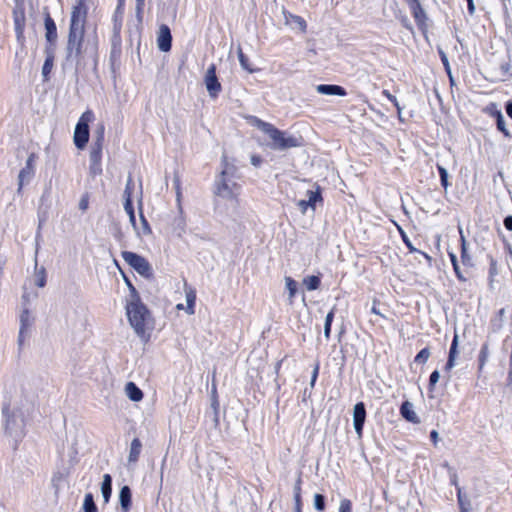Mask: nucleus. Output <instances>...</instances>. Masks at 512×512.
Returning a JSON list of instances; mask_svg holds the SVG:
<instances>
[{"mask_svg":"<svg viewBox=\"0 0 512 512\" xmlns=\"http://www.w3.org/2000/svg\"><path fill=\"white\" fill-rule=\"evenodd\" d=\"M221 167L222 170L214 183L213 193L217 197L239 204L242 186L236 181L241 178L238 168L229 161L227 155L221 157Z\"/></svg>","mask_w":512,"mask_h":512,"instance_id":"nucleus-1","label":"nucleus"},{"mask_svg":"<svg viewBox=\"0 0 512 512\" xmlns=\"http://www.w3.org/2000/svg\"><path fill=\"white\" fill-rule=\"evenodd\" d=\"M87 0H76L73 5L68 31L67 50L80 58L83 54V44L86 31V22L88 16Z\"/></svg>","mask_w":512,"mask_h":512,"instance_id":"nucleus-2","label":"nucleus"},{"mask_svg":"<svg viewBox=\"0 0 512 512\" xmlns=\"http://www.w3.org/2000/svg\"><path fill=\"white\" fill-rule=\"evenodd\" d=\"M252 124L268 135L271 140L270 146L275 150H287L301 145L300 139L278 129L269 122L253 117Z\"/></svg>","mask_w":512,"mask_h":512,"instance_id":"nucleus-3","label":"nucleus"},{"mask_svg":"<svg viewBox=\"0 0 512 512\" xmlns=\"http://www.w3.org/2000/svg\"><path fill=\"white\" fill-rule=\"evenodd\" d=\"M126 312L128 320L136 334L140 337H144L147 330L152 325L150 311L140 300H136L126 306Z\"/></svg>","mask_w":512,"mask_h":512,"instance_id":"nucleus-4","label":"nucleus"},{"mask_svg":"<svg viewBox=\"0 0 512 512\" xmlns=\"http://www.w3.org/2000/svg\"><path fill=\"white\" fill-rule=\"evenodd\" d=\"M94 118V112L88 109L82 113L76 124L73 140L75 146L80 150L84 149L89 141V123Z\"/></svg>","mask_w":512,"mask_h":512,"instance_id":"nucleus-5","label":"nucleus"},{"mask_svg":"<svg viewBox=\"0 0 512 512\" xmlns=\"http://www.w3.org/2000/svg\"><path fill=\"white\" fill-rule=\"evenodd\" d=\"M124 261L131 266L140 275L148 277L152 273L151 266L146 258L131 251H123L121 253Z\"/></svg>","mask_w":512,"mask_h":512,"instance_id":"nucleus-6","label":"nucleus"},{"mask_svg":"<svg viewBox=\"0 0 512 512\" xmlns=\"http://www.w3.org/2000/svg\"><path fill=\"white\" fill-rule=\"evenodd\" d=\"M408 5L411 15L418 29L426 33L428 30V16L419 0H404Z\"/></svg>","mask_w":512,"mask_h":512,"instance_id":"nucleus-7","label":"nucleus"},{"mask_svg":"<svg viewBox=\"0 0 512 512\" xmlns=\"http://www.w3.org/2000/svg\"><path fill=\"white\" fill-rule=\"evenodd\" d=\"M204 82H205L206 89H207L210 97L217 98L219 93L222 90V86L217 78L216 65L214 63L209 65V67L207 68V71H206V74L204 77Z\"/></svg>","mask_w":512,"mask_h":512,"instance_id":"nucleus-8","label":"nucleus"},{"mask_svg":"<svg viewBox=\"0 0 512 512\" xmlns=\"http://www.w3.org/2000/svg\"><path fill=\"white\" fill-rule=\"evenodd\" d=\"M45 38L47 41L46 47H53L55 49L58 39L57 26L50 13H45L44 16Z\"/></svg>","mask_w":512,"mask_h":512,"instance_id":"nucleus-9","label":"nucleus"},{"mask_svg":"<svg viewBox=\"0 0 512 512\" xmlns=\"http://www.w3.org/2000/svg\"><path fill=\"white\" fill-rule=\"evenodd\" d=\"M13 21H14V30L16 34L17 40L24 45L25 42V26H26V16L23 8L15 9L13 11Z\"/></svg>","mask_w":512,"mask_h":512,"instance_id":"nucleus-10","label":"nucleus"},{"mask_svg":"<svg viewBox=\"0 0 512 512\" xmlns=\"http://www.w3.org/2000/svg\"><path fill=\"white\" fill-rule=\"evenodd\" d=\"M157 45L160 51L169 52L172 47V35L168 25L161 24L157 33Z\"/></svg>","mask_w":512,"mask_h":512,"instance_id":"nucleus-11","label":"nucleus"},{"mask_svg":"<svg viewBox=\"0 0 512 512\" xmlns=\"http://www.w3.org/2000/svg\"><path fill=\"white\" fill-rule=\"evenodd\" d=\"M366 419V408L363 402H358L353 410L354 428L359 437L363 434V427Z\"/></svg>","mask_w":512,"mask_h":512,"instance_id":"nucleus-12","label":"nucleus"},{"mask_svg":"<svg viewBox=\"0 0 512 512\" xmlns=\"http://www.w3.org/2000/svg\"><path fill=\"white\" fill-rule=\"evenodd\" d=\"M400 415L408 422L412 424H419L420 418L413 409V404L409 401L402 402L400 406Z\"/></svg>","mask_w":512,"mask_h":512,"instance_id":"nucleus-13","label":"nucleus"},{"mask_svg":"<svg viewBox=\"0 0 512 512\" xmlns=\"http://www.w3.org/2000/svg\"><path fill=\"white\" fill-rule=\"evenodd\" d=\"M460 250H461L460 259H461L462 265L466 268H473L474 267L473 257L470 254V252L468 251L467 241L461 231H460Z\"/></svg>","mask_w":512,"mask_h":512,"instance_id":"nucleus-14","label":"nucleus"},{"mask_svg":"<svg viewBox=\"0 0 512 512\" xmlns=\"http://www.w3.org/2000/svg\"><path fill=\"white\" fill-rule=\"evenodd\" d=\"M102 151L90 150V174L92 176L102 174Z\"/></svg>","mask_w":512,"mask_h":512,"instance_id":"nucleus-15","label":"nucleus"},{"mask_svg":"<svg viewBox=\"0 0 512 512\" xmlns=\"http://www.w3.org/2000/svg\"><path fill=\"white\" fill-rule=\"evenodd\" d=\"M184 291L186 296V312L189 315H192L195 313V304H196V290L191 285H189L186 281L184 282Z\"/></svg>","mask_w":512,"mask_h":512,"instance_id":"nucleus-16","label":"nucleus"},{"mask_svg":"<svg viewBox=\"0 0 512 512\" xmlns=\"http://www.w3.org/2000/svg\"><path fill=\"white\" fill-rule=\"evenodd\" d=\"M54 50L53 47H45L46 58L42 67L44 81L49 80L50 73L54 66Z\"/></svg>","mask_w":512,"mask_h":512,"instance_id":"nucleus-17","label":"nucleus"},{"mask_svg":"<svg viewBox=\"0 0 512 512\" xmlns=\"http://www.w3.org/2000/svg\"><path fill=\"white\" fill-rule=\"evenodd\" d=\"M316 90L320 94L324 95H337V96H346L347 91L339 85L334 84H320L316 87Z\"/></svg>","mask_w":512,"mask_h":512,"instance_id":"nucleus-18","label":"nucleus"},{"mask_svg":"<svg viewBox=\"0 0 512 512\" xmlns=\"http://www.w3.org/2000/svg\"><path fill=\"white\" fill-rule=\"evenodd\" d=\"M35 159L36 155L34 153H31L26 161V166L23 169H21L19 173V189H21L24 180L34 174Z\"/></svg>","mask_w":512,"mask_h":512,"instance_id":"nucleus-19","label":"nucleus"},{"mask_svg":"<svg viewBox=\"0 0 512 512\" xmlns=\"http://www.w3.org/2000/svg\"><path fill=\"white\" fill-rule=\"evenodd\" d=\"M457 348H458V335L455 334L453 337L450 349H449L448 359H447V362L444 367L445 371H447V372H449L455 366V360H456V357L458 354Z\"/></svg>","mask_w":512,"mask_h":512,"instance_id":"nucleus-20","label":"nucleus"},{"mask_svg":"<svg viewBox=\"0 0 512 512\" xmlns=\"http://www.w3.org/2000/svg\"><path fill=\"white\" fill-rule=\"evenodd\" d=\"M105 141V125L99 123L95 129V140L91 146V150L103 151Z\"/></svg>","mask_w":512,"mask_h":512,"instance_id":"nucleus-21","label":"nucleus"},{"mask_svg":"<svg viewBox=\"0 0 512 512\" xmlns=\"http://www.w3.org/2000/svg\"><path fill=\"white\" fill-rule=\"evenodd\" d=\"M125 0H118V4L113 16L114 20V32L119 36L122 27V16L124 13Z\"/></svg>","mask_w":512,"mask_h":512,"instance_id":"nucleus-22","label":"nucleus"},{"mask_svg":"<svg viewBox=\"0 0 512 512\" xmlns=\"http://www.w3.org/2000/svg\"><path fill=\"white\" fill-rule=\"evenodd\" d=\"M315 188V190L307 191V204L310 205V208H312L313 210L316 208L317 203L323 202L321 187L318 184H316Z\"/></svg>","mask_w":512,"mask_h":512,"instance_id":"nucleus-23","label":"nucleus"},{"mask_svg":"<svg viewBox=\"0 0 512 512\" xmlns=\"http://www.w3.org/2000/svg\"><path fill=\"white\" fill-rule=\"evenodd\" d=\"M142 451V443L139 438H134L130 445V451L128 456L129 462H137L139 460Z\"/></svg>","mask_w":512,"mask_h":512,"instance_id":"nucleus-24","label":"nucleus"},{"mask_svg":"<svg viewBox=\"0 0 512 512\" xmlns=\"http://www.w3.org/2000/svg\"><path fill=\"white\" fill-rule=\"evenodd\" d=\"M126 393L128 397L135 402L141 401L143 399L142 390L133 382H128L126 384Z\"/></svg>","mask_w":512,"mask_h":512,"instance_id":"nucleus-25","label":"nucleus"},{"mask_svg":"<svg viewBox=\"0 0 512 512\" xmlns=\"http://www.w3.org/2000/svg\"><path fill=\"white\" fill-rule=\"evenodd\" d=\"M448 256H449V259H450L452 267H453V271H454L455 276L458 279V281L466 282L468 280V278L463 274L455 253L448 251Z\"/></svg>","mask_w":512,"mask_h":512,"instance_id":"nucleus-26","label":"nucleus"},{"mask_svg":"<svg viewBox=\"0 0 512 512\" xmlns=\"http://www.w3.org/2000/svg\"><path fill=\"white\" fill-rule=\"evenodd\" d=\"M119 500L123 511L127 512L131 504V491L128 486H123L120 490Z\"/></svg>","mask_w":512,"mask_h":512,"instance_id":"nucleus-27","label":"nucleus"},{"mask_svg":"<svg viewBox=\"0 0 512 512\" xmlns=\"http://www.w3.org/2000/svg\"><path fill=\"white\" fill-rule=\"evenodd\" d=\"M458 502L460 505V512H470L471 503L468 495L463 492L462 488L458 487Z\"/></svg>","mask_w":512,"mask_h":512,"instance_id":"nucleus-28","label":"nucleus"},{"mask_svg":"<svg viewBox=\"0 0 512 512\" xmlns=\"http://www.w3.org/2000/svg\"><path fill=\"white\" fill-rule=\"evenodd\" d=\"M335 307H333L326 315L324 324V335L327 340L330 339L332 322L335 317Z\"/></svg>","mask_w":512,"mask_h":512,"instance_id":"nucleus-29","label":"nucleus"},{"mask_svg":"<svg viewBox=\"0 0 512 512\" xmlns=\"http://www.w3.org/2000/svg\"><path fill=\"white\" fill-rule=\"evenodd\" d=\"M303 283L309 291H313L320 287L321 279L319 276L311 275L304 278Z\"/></svg>","mask_w":512,"mask_h":512,"instance_id":"nucleus-30","label":"nucleus"},{"mask_svg":"<svg viewBox=\"0 0 512 512\" xmlns=\"http://www.w3.org/2000/svg\"><path fill=\"white\" fill-rule=\"evenodd\" d=\"M488 356H489V345L487 343H484L481 346V349H480V352L478 355V361H479L478 370L479 371H482L483 367L485 366V364L487 362Z\"/></svg>","mask_w":512,"mask_h":512,"instance_id":"nucleus-31","label":"nucleus"},{"mask_svg":"<svg viewBox=\"0 0 512 512\" xmlns=\"http://www.w3.org/2000/svg\"><path fill=\"white\" fill-rule=\"evenodd\" d=\"M497 275H498V264H497V261L493 257H490L489 258V268H488V280H489L490 286H492V284H493V282L495 280V277Z\"/></svg>","mask_w":512,"mask_h":512,"instance_id":"nucleus-32","label":"nucleus"},{"mask_svg":"<svg viewBox=\"0 0 512 512\" xmlns=\"http://www.w3.org/2000/svg\"><path fill=\"white\" fill-rule=\"evenodd\" d=\"M84 512H98L97 507L94 503V498L91 493H86L83 502Z\"/></svg>","mask_w":512,"mask_h":512,"instance_id":"nucleus-33","label":"nucleus"},{"mask_svg":"<svg viewBox=\"0 0 512 512\" xmlns=\"http://www.w3.org/2000/svg\"><path fill=\"white\" fill-rule=\"evenodd\" d=\"M28 310H24L21 314L20 320H21V327L19 331V344L22 345L23 343V335L28 327Z\"/></svg>","mask_w":512,"mask_h":512,"instance_id":"nucleus-34","label":"nucleus"},{"mask_svg":"<svg viewBox=\"0 0 512 512\" xmlns=\"http://www.w3.org/2000/svg\"><path fill=\"white\" fill-rule=\"evenodd\" d=\"M431 353L428 347L421 349L414 357V362L419 365H423L429 359Z\"/></svg>","mask_w":512,"mask_h":512,"instance_id":"nucleus-35","label":"nucleus"},{"mask_svg":"<svg viewBox=\"0 0 512 512\" xmlns=\"http://www.w3.org/2000/svg\"><path fill=\"white\" fill-rule=\"evenodd\" d=\"M397 229H398V232H399V234H400V236H401V239H402L403 243L405 244V246L407 247L408 251H409L410 253L419 252V250H418V249H416V248L413 246V244H412L411 240L409 239V237L407 236V234L405 233V231H404L401 227H399V226L397 227Z\"/></svg>","mask_w":512,"mask_h":512,"instance_id":"nucleus-36","label":"nucleus"},{"mask_svg":"<svg viewBox=\"0 0 512 512\" xmlns=\"http://www.w3.org/2000/svg\"><path fill=\"white\" fill-rule=\"evenodd\" d=\"M484 112L494 118L495 120L499 119L502 115V112L498 109L496 103H490L484 108Z\"/></svg>","mask_w":512,"mask_h":512,"instance_id":"nucleus-37","label":"nucleus"},{"mask_svg":"<svg viewBox=\"0 0 512 512\" xmlns=\"http://www.w3.org/2000/svg\"><path fill=\"white\" fill-rule=\"evenodd\" d=\"M134 189H135V183H134L132 176L130 175L127 179V183L125 186L124 199H128V197L130 199H133Z\"/></svg>","mask_w":512,"mask_h":512,"instance_id":"nucleus-38","label":"nucleus"},{"mask_svg":"<svg viewBox=\"0 0 512 512\" xmlns=\"http://www.w3.org/2000/svg\"><path fill=\"white\" fill-rule=\"evenodd\" d=\"M124 209L126 213L129 215L130 221L134 224L135 223V212L133 207V199H124Z\"/></svg>","mask_w":512,"mask_h":512,"instance_id":"nucleus-39","label":"nucleus"},{"mask_svg":"<svg viewBox=\"0 0 512 512\" xmlns=\"http://www.w3.org/2000/svg\"><path fill=\"white\" fill-rule=\"evenodd\" d=\"M238 58L243 69L247 70L250 73L256 71V69L250 66L248 57L241 50L239 51Z\"/></svg>","mask_w":512,"mask_h":512,"instance_id":"nucleus-40","label":"nucleus"},{"mask_svg":"<svg viewBox=\"0 0 512 512\" xmlns=\"http://www.w3.org/2000/svg\"><path fill=\"white\" fill-rule=\"evenodd\" d=\"M437 171L440 176V181H441L442 187L444 189H447V187L449 186L447 170L443 166L437 164Z\"/></svg>","mask_w":512,"mask_h":512,"instance_id":"nucleus-41","label":"nucleus"},{"mask_svg":"<svg viewBox=\"0 0 512 512\" xmlns=\"http://www.w3.org/2000/svg\"><path fill=\"white\" fill-rule=\"evenodd\" d=\"M286 287L289 292V298L293 299L297 293V283L291 277H286Z\"/></svg>","mask_w":512,"mask_h":512,"instance_id":"nucleus-42","label":"nucleus"},{"mask_svg":"<svg viewBox=\"0 0 512 512\" xmlns=\"http://www.w3.org/2000/svg\"><path fill=\"white\" fill-rule=\"evenodd\" d=\"M382 95H383L385 98H387V99H388V100L393 104V106L397 109V111H398V113H399V115H400V114H401V110H402V109H401V107H400V104H399V102H398L397 98H396L393 94H391V93H390V91H389V90H387V89H384V90L382 91Z\"/></svg>","mask_w":512,"mask_h":512,"instance_id":"nucleus-43","label":"nucleus"},{"mask_svg":"<svg viewBox=\"0 0 512 512\" xmlns=\"http://www.w3.org/2000/svg\"><path fill=\"white\" fill-rule=\"evenodd\" d=\"M111 483L112 482H102L101 492H102V496H103L105 502H108V500L111 496V493H112Z\"/></svg>","mask_w":512,"mask_h":512,"instance_id":"nucleus-44","label":"nucleus"},{"mask_svg":"<svg viewBox=\"0 0 512 512\" xmlns=\"http://www.w3.org/2000/svg\"><path fill=\"white\" fill-rule=\"evenodd\" d=\"M440 374L438 370H434L429 377L428 389L434 391L437 382L439 381Z\"/></svg>","mask_w":512,"mask_h":512,"instance_id":"nucleus-45","label":"nucleus"},{"mask_svg":"<svg viewBox=\"0 0 512 512\" xmlns=\"http://www.w3.org/2000/svg\"><path fill=\"white\" fill-rule=\"evenodd\" d=\"M292 21L300 28V30L305 33L307 30V22L305 19L298 15H292Z\"/></svg>","mask_w":512,"mask_h":512,"instance_id":"nucleus-46","label":"nucleus"},{"mask_svg":"<svg viewBox=\"0 0 512 512\" xmlns=\"http://www.w3.org/2000/svg\"><path fill=\"white\" fill-rule=\"evenodd\" d=\"M314 507L318 511H322L325 508L324 497L321 494L314 495Z\"/></svg>","mask_w":512,"mask_h":512,"instance_id":"nucleus-47","label":"nucleus"},{"mask_svg":"<svg viewBox=\"0 0 512 512\" xmlns=\"http://www.w3.org/2000/svg\"><path fill=\"white\" fill-rule=\"evenodd\" d=\"M496 126H497V129L504 134V136H506V137L510 136L509 130L506 128V124H505L503 116H501L499 119L496 120Z\"/></svg>","mask_w":512,"mask_h":512,"instance_id":"nucleus-48","label":"nucleus"},{"mask_svg":"<svg viewBox=\"0 0 512 512\" xmlns=\"http://www.w3.org/2000/svg\"><path fill=\"white\" fill-rule=\"evenodd\" d=\"M90 195L88 193H84L79 201V209L85 212L89 207Z\"/></svg>","mask_w":512,"mask_h":512,"instance_id":"nucleus-49","label":"nucleus"},{"mask_svg":"<svg viewBox=\"0 0 512 512\" xmlns=\"http://www.w3.org/2000/svg\"><path fill=\"white\" fill-rule=\"evenodd\" d=\"M319 371H320V363L317 361L314 365L312 376H311V381H310L311 388H313L315 386V383H316L318 375H319Z\"/></svg>","mask_w":512,"mask_h":512,"instance_id":"nucleus-50","label":"nucleus"},{"mask_svg":"<svg viewBox=\"0 0 512 512\" xmlns=\"http://www.w3.org/2000/svg\"><path fill=\"white\" fill-rule=\"evenodd\" d=\"M339 512H352L351 502L347 499H343L340 502Z\"/></svg>","mask_w":512,"mask_h":512,"instance_id":"nucleus-51","label":"nucleus"},{"mask_svg":"<svg viewBox=\"0 0 512 512\" xmlns=\"http://www.w3.org/2000/svg\"><path fill=\"white\" fill-rule=\"evenodd\" d=\"M174 186L176 190L177 199L180 200L182 196L181 180L179 176L174 178Z\"/></svg>","mask_w":512,"mask_h":512,"instance_id":"nucleus-52","label":"nucleus"},{"mask_svg":"<svg viewBox=\"0 0 512 512\" xmlns=\"http://www.w3.org/2000/svg\"><path fill=\"white\" fill-rule=\"evenodd\" d=\"M36 284H37L38 287H44L45 286V284H46V275H45L44 269H42L41 275L38 276Z\"/></svg>","mask_w":512,"mask_h":512,"instance_id":"nucleus-53","label":"nucleus"},{"mask_svg":"<svg viewBox=\"0 0 512 512\" xmlns=\"http://www.w3.org/2000/svg\"><path fill=\"white\" fill-rule=\"evenodd\" d=\"M441 60H442V63L444 65V67H445V70L447 71V74L449 75L450 79L452 80L451 71H450V65H449L447 57L444 54L442 55Z\"/></svg>","mask_w":512,"mask_h":512,"instance_id":"nucleus-54","label":"nucleus"},{"mask_svg":"<svg viewBox=\"0 0 512 512\" xmlns=\"http://www.w3.org/2000/svg\"><path fill=\"white\" fill-rule=\"evenodd\" d=\"M504 227L509 230V231H512V216H507L504 218Z\"/></svg>","mask_w":512,"mask_h":512,"instance_id":"nucleus-55","label":"nucleus"},{"mask_svg":"<svg viewBox=\"0 0 512 512\" xmlns=\"http://www.w3.org/2000/svg\"><path fill=\"white\" fill-rule=\"evenodd\" d=\"M379 301L377 299H375L373 301V306L371 308V313L375 314V315H378V316H381V317H384V315L379 311V309L376 307V304H378Z\"/></svg>","mask_w":512,"mask_h":512,"instance_id":"nucleus-56","label":"nucleus"},{"mask_svg":"<svg viewBox=\"0 0 512 512\" xmlns=\"http://www.w3.org/2000/svg\"><path fill=\"white\" fill-rule=\"evenodd\" d=\"M467 1V9H468V13L469 15H474L475 13V5H474V2L473 0H466Z\"/></svg>","mask_w":512,"mask_h":512,"instance_id":"nucleus-57","label":"nucleus"},{"mask_svg":"<svg viewBox=\"0 0 512 512\" xmlns=\"http://www.w3.org/2000/svg\"><path fill=\"white\" fill-rule=\"evenodd\" d=\"M298 206L302 212H306L310 205L307 204V200H300Z\"/></svg>","mask_w":512,"mask_h":512,"instance_id":"nucleus-58","label":"nucleus"},{"mask_svg":"<svg viewBox=\"0 0 512 512\" xmlns=\"http://www.w3.org/2000/svg\"><path fill=\"white\" fill-rule=\"evenodd\" d=\"M262 160H261V157L258 156V155H253L251 157V163L254 165V166H259L261 164Z\"/></svg>","mask_w":512,"mask_h":512,"instance_id":"nucleus-59","label":"nucleus"},{"mask_svg":"<svg viewBox=\"0 0 512 512\" xmlns=\"http://www.w3.org/2000/svg\"><path fill=\"white\" fill-rule=\"evenodd\" d=\"M430 439H431V441L433 442V444H434V445H436V444H437V441H438V433H437V431H436V430H432V431L430 432Z\"/></svg>","mask_w":512,"mask_h":512,"instance_id":"nucleus-60","label":"nucleus"},{"mask_svg":"<svg viewBox=\"0 0 512 512\" xmlns=\"http://www.w3.org/2000/svg\"><path fill=\"white\" fill-rule=\"evenodd\" d=\"M295 501H296L295 509L300 508V495H299V487L298 486L296 487Z\"/></svg>","mask_w":512,"mask_h":512,"instance_id":"nucleus-61","label":"nucleus"},{"mask_svg":"<svg viewBox=\"0 0 512 512\" xmlns=\"http://www.w3.org/2000/svg\"><path fill=\"white\" fill-rule=\"evenodd\" d=\"M510 369H509V372H508V384L512 385V357H510Z\"/></svg>","mask_w":512,"mask_h":512,"instance_id":"nucleus-62","label":"nucleus"},{"mask_svg":"<svg viewBox=\"0 0 512 512\" xmlns=\"http://www.w3.org/2000/svg\"><path fill=\"white\" fill-rule=\"evenodd\" d=\"M505 108L507 115L512 119V102H507Z\"/></svg>","mask_w":512,"mask_h":512,"instance_id":"nucleus-63","label":"nucleus"},{"mask_svg":"<svg viewBox=\"0 0 512 512\" xmlns=\"http://www.w3.org/2000/svg\"><path fill=\"white\" fill-rule=\"evenodd\" d=\"M144 1L145 0H136V5H137V9L138 11H141L143 6H144Z\"/></svg>","mask_w":512,"mask_h":512,"instance_id":"nucleus-64","label":"nucleus"}]
</instances>
